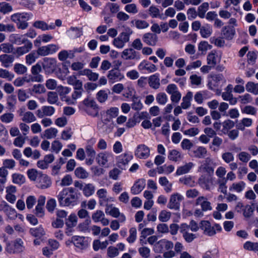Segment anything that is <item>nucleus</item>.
<instances>
[{
    "label": "nucleus",
    "mask_w": 258,
    "mask_h": 258,
    "mask_svg": "<svg viewBox=\"0 0 258 258\" xmlns=\"http://www.w3.org/2000/svg\"><path fill=\"white\" fill-rule=\"evenodd\" d=\"M42 67L46 73L52 74L56 70V60L55 59L52 58H44Z\"/></svg>",
    "instance_id": "13"
},
{
    "label": "nucleus",
    "mask_w": 258,
    "mask_h": 258,
    "mask_svg": "<svg viewBox=\"0 0 258 258\" xmlns=\"http://www.w3.org/2000/svg\"><path fill=\"white\" fill-rule=\"evenodd\" d=\"M133 33L132 30L127 28L125 31L121 32L119 36L113 40V44L117 48H122L125 44L129 41L130 35Z\"/></svg>",
    "instance_id": "3"
},
{
    "label": "nucleus",
    "mask_w": 258,
    "mask_h": 258,
    "mask_svg": "<svg viewBox=\"0 0 258 258\" xmlns=\"http://www.w3.org/2000/svg\"><path fill=\"white\" fill-rule=\"evenodd\" d=\"M31 14L28 13H18L11 15V20L16 23L19 29L25 30L29 26L27 21L31 18Z\"/></svg>",
    "instance_id": "2"
},
{
    "label": "nucleus",
    "mask_w": 258,
    "mask_h": 258,
    "mask_svg": "<svg viewBox=\"0 0 258 258\" xmlns=\"http://www.w3.org/2000/svg\"><path fill=\"white\" fill-rule=\"evenodd\" d=\"M41 173V172H39L35 169H29L27 172L28 178L32 181H36Z\"/></svg>",
    "instance_id": "54"
},
{
    "label": "nucleus",
    "mask_w": 258,
    "mask_h": 258,
    "mask_svg": "<svg viewBox=\"0 0 258 258\" xmlns=\"http://www.w3.org/2000/svg\"><path fill=\"white\" fill-rule=\"evenodd\" d=\"M107 77L109 82L111 83L119 81L124 78L123 75L121 74L120 71L116 69H112L109 71Z\"/></svg>",
    "instance_id": "20"
},
{
    "label": "nucleus",
    "mask_w": 258,
    "mask_h": 258,
    "mask_svg": "<svg viewBox=\"0 0 258 258\" xmlns=\"http://www.w3.org/2000/svg\"><path fill=\"white\" fill-rule=\"evenodd\" d=\"M222 33L225 38L227 40H231L235 35V31L233 27L226 26L223 28Z\"/></svg>",
    "instance_id": "32"
},
{
    "label": "nucleus",
    "mask_w": 258,
    "mask_h": 258,
    "mask_svg": "<svg viewBox=\"0 0 258 258\" xmlns=\"http://www.w3.org/2000/svg\"><path fill=\"white\" fill-rule=\"evenodd\" d=\"M192 98V93L188 92L186 95L182 98V102L181 103V106L183 109L188 108L190 105V101Z\"/></svg>",
    "instance_id": "40"
},
{
    "label": "nucleus",
    "mask_w": 258,
    "mask_h": 258,
    "mask_svg": "<svg viewBox=\"0 0 258 258\" xmlns=\"http://www.w3.org/2000/svg\"><path fill=\"white\" fill-rule=\"evenodd\" d=\"M243 247L247 250L258 251V242L247 241L244 244Z\"/></svg>",
    "instance_id": "64"
},
{
    "label": "nucleus",
    "mask_w": 258,
    "mask_h": 258,
    "mask_svg": "<svg viewBox=\"0 0 258 258\" xmlns=\"http://www.w3.org/2000/svg\"><path fill=\"white\" fill-rule=\"evenodd\" d=\"M67 83L71 85L74 86L75 90H83V83L82 82L77 79L75 76H71L67 79Z\"/></svg>",
    "instance_id": "26"
},
{
    "label": "nucleus",
    "mask_w": 258,
    "mask_h": 258,
    "mask_svg": "<svg viewBox=\"0 0 258 258\" xmlns=\"http://www.w3.org/2000/svg\"><path fill=\"white\" fill-rule=\"evenodd\" d=\"M10 41L13 43L21 45L29 41L27 38L25 37L23 35L18 34H13L10 36Z\"/></svg>",
    "instance_id": "28"
},
{
    "label": "nucleus",
    "mask_w": 258,
    "mask_h": 258,
    "mask_svg": "<svg viewBox=\"0 0 258 258\" xmlns=\"http://www.w3.org/2000/svg\"><path fill=\"white\" fill-rule=\"evenodd\" d=\"M209 7V4L208 3H204L201 6L198 7V16L203 18L205 17L206 12L208 10Z\"/></svg>",
    "instance_id": "56"
},
{
    "label": "nucleus",
    "mask_w": 258,
    "mask_h": 258,
    "mask_svg": "<svg viewBox=\"0 0 258 258\" xmlns=\"http://www.w3.org/2000/svg\"><path fill=\"white\" fill-rule=\"evenodd\" d=\"M72 241L75 246L81 250L86 249L89 245L87 239L84 236H74Z\"/></svg>",
    "instance_id": "16"
},
{
    "label": "nucleus",
    "mask_w": 258,
    "mask_h": 258,
    "mask_svg": "<svg viewBox=\"0 0 258 258\" xmlns=\"http://www.w3.org/2000/svg\"><path fill=\"white\" fill-rule=\"evenodd\" d=\"M200 228L203 231V233L209 236H213L216 233V230L220 232L222 230L221 226L215 224L212 226L208 221H202L200 223Z\"/></svg>",
    "instance_id": "4"
},
{
    "label": "nucleus",
    "mask_w": 258,
    "mask_h": 258,
    "mask_svg": "<svg viewBox=\"0 0 258 258\" xmlns=\"http://www.w3.org/2000/svg\"><path fill=\"white\" fill-rule=\"evenodd\" d=\"M91 223L90 219H86L83 222L80 223L78 226V229L80 231L83 232H89V225Z\"/></svg>",
    "instance_id": "51"
},
{
    "label": "nucleus",
    "mask_w": 258,
    "mask_h": 258,
    "mask_svg": "<svg viewBox=\"0 0 258 258\" xmlns=\"http://www.w3.org/2000/svg\"><path fill=\"white\" fill-rule=\"evenodd\" d=\"M173 243L166 239H162L158 241L154 245V248L158 252H162L165 250L172 249L173 247Z\"/></svg>",
    "instance_id": "10"
},
{
    "label": "nucleus",
    "mask_w": 258,
    "mask_h": 258,
    "mask_svg": "<svg viewBox=\"0 0 258 258\" xmlns=\"http://www.w3.org/2000/svg\"><path fill=\"white\" fill-rule=\"evenodd\" d=\"M58 100V95L55 92H49L47 93V102L51 104L56 103Z\"/></svg>",
    "instance_id": "61"
},
{
    "label": "nucleus",
    "mask_w": 258,
    "mask_h": 258,
    "mask_svg": "<svg viewBox=\"0 0 258 258\" xmlns=\"http://www.w3.org/2000/svg\"><path fill=\"white\" fill-rule=\"evenodd\" d=\"M156 99L158 104L165 105L168 100L166 94L163 92H160L157 94Z\"/></svg>",
    "instance_id": "62"
},
{
    "label": "nucleus",
    "mask_w": 258,
    "mask_h": 258,
    "mask_svg": "<svg viewBox=\"0 0 258 258\" xmlns=\"http://www.w3.org/2000/svg\"><path fill=\"white\" fill-rule=\"evenodd\" d=\"M108 244V242L105 240L101 242L99 240H95L93 243V247L95 251H97L99 249L105 248Z\"/></svg>",
    "instance_id": "55"
},
{
    "label": "nucleus",
    "mask_w": 258,
    "mask_h": 258,
    "mask_svg": "<svg viewBox=\"0 0 258 258\" xmlns=\"http://www.w3.org/2000/svg\"><path fill=\"white\" fill-rule=\"evenodd\" d=\"M109 11L112 14L118 12L119 10V6L116 3H108L106 4L104 10L102 14L105 15L106 11Z\"/></svg>",
    "instance_id": "41"
},
{
    "label": "nucleus",
    "mask_w": 258,
    "mask_h": 258,
    "mask_svg": "<svg viewBox=\"0 0 258 258\" xmlns=\"http://www.w3.org/2000/svg\"><path fill=\"white\" fill-rule=\"evenodd\" d=\"M195 205L200 206L204 212L212 210L211 203L208 200L207 197L200 196L195 201Z\"/></svg>",
    "instance_id": "17"
},
{
    "label": "nucleus",
    "mask_w": 258,
    "mask_h": 258,
    "mask_svg": "<svg viewBox=\"0 0 258 258\" xmlns=\"http://www.w3.org/2000/svg\"><path fill=\"white\" fill-rule=\"evenodd\" d=\"M80 75L86 76L88 80L91 81L95 82L98 79L99 74L93 72L92 70L89 69H84L79 72Z\"/></svg>",
    "instance_id": "30"
},
{
    "label": "nucleus",
    "mask_w": 258,
    "mask_h": 258,
    "mask_svg": "<svg viewBox=\"0 0 258 258\" xmlns=\"http://www.w3.org/2000/svg\"><path fill=\"white\" fill-rule=\"evenodd\" d=\"M150 155V150L144 144H141L137 147L135 151V156L140 159H146Z\"/></svg>",
    "instance_id": "14"
},
{
    "label": "nucleus",
    "mask_w": 258,
    "mask_h": 258,
    "mask_svg": "<svg viewBox=\"0 0 258 258\" xmlns=\"http://www.w3.org/2000/svg\"><path fill=\"white\" fill-rule=\"evenodd\" d=\"M144 188V183L138 181L131 187V191L133 195H138L143 190Z\"/></svg>",
    "instance_id": "53"
},
{
    "label": "nucleus",
    "mask_w": 258,
    "mask_h": 258,
    "mask_svg": "<svg viewBox=\"0 0 258 258\" xmlns=\"http://www.w3.org/2000/svg\"><path fill=\"white\" fill-rule=\"evenodd\" d=\"M58 134V130L54 127H50L45 130L41 135L42 138L47 140L55 138Z\"/></svg>",
    "instance_id": "34"
},
{
    "label": "nucleus",
    "mask_w": 258,
    "mask_h": 258,
    "mask_svg": "<svg viewBox=\"0 0 258 258\" xmlns=\"http://www.w3.org/2000/svg\"><path fill=\"white\" fill-rule=\"evenodd\" d=\"M95 190V187L92 183H85L83 189L82 190L83 195L86 197H89L94 194Z\"/></svg>",
    "instance_id": "39"
},
{
    "label": "nucleus",
    "mask_w": 258,
    "mask_h": 258,
    "mask_svg": "<svg viewBox=\"0 0 258 258\" xmlns=\"http://www.w3.org/2000/svg\"><path fill=\"white\" fill-rule=\"evenodd\" d=\"M24 250L23 241L20 238L15 240L13 243L8 242L6 247V250L9 253H20Z\"/></svg>",
    "instance_id": "5"
},
{
    "label": "nucleus",
    "mask_w": 258,
    "mask_h": 258,
    "mask_svg": "<svg viewBox=\"0 0 258 258\" xmlns=\"http://www.w3.org/2000/svg\"><path fill=\"white\" fill-rule=\"evenodd\" d=\"M108 94L105 90H101L96 94V99L100 103L105 102L108 99Z\"/></svg>",
    "instance_id": "58"
},
{
    "label": "nucleus",
    "mask_w": 258,
    "mask_h": 258,
    "mask_svg": "<svg viewBox=\"0 0 258 258\" xmlns=\"http://www.w3.org/2000/svg\"><path fill=\"white\" fill-rule=\"evenodd\" d=\"M207 150L206 148L200 146L194 151V156L198 158H204L207 155Z\"/></svg>",
    "instance_id": "47"
},
{
    "label": "nucleus",
    "mask_w": 258,
    "mask_h": 258,
    "mask_svg": "<svg viewBox=\"0 0 258 258\" xmlns=\"http://www.w3.org/2000/svg\"><path fill=\"white\" fill-rule=\"evenodd\" d=\"M138 68L140 70H146L149 73H153L157 70V67L154 64H152L147 61L143 60L139 65Z\"/></svg>",
    "instance_id": "29"
},
{
    "label": "nucleus",
    "mask_w": 258,
    "mask_h": 258,
    "mask_svg": "<svg viewBox=\"0 0 258 258\" xmlns=\"http://www.w3.org/2000/svg\"><path fill=\"white\" fill-rule=\"evenodd\" d=\"M14 118V114L11 112H6L0 116V120L4 123H11Z\"/></svg>",
    "instance_id": "48"
},
{
    "label": "nucleus",
    "mask_w": 258,
    "mask_h": 258,
    "mask_svg": "<svg viewBox=\"0 0 258 258\" xmlns=\"http://www.w3.org/2000/svg\"><path fill=\"white\" fill-rule=\"evenodd\" d=\"M168 158L170 160L177 162L181 159L182 156L179 151L174 149L169 151Z\"/></svg>",
    "instance_id": "49"
},
{
    "label": "nucleus",
    "mask_w": 258,
    "mask_h": 258,
    "mask_svg": "<svg viewBox=\"0 0 258 258\" xmlns=\"http://www.w3.org/2000/svg\"><path fill=\"white\" fill-rule=\"evenodd\" d=\"M102 124L101 126H99V124H98V126L99 128H102L107 133H110L112 131L113 127L112 119L107 117L104 114L103 118L100 123V124Z\"/></svg>",
    "instance_id": "22"
},
{
    "label": "nucleus",
    "mask_w": 258,
    "mask_h": 258,
    "mask_svg": "<svg viewBox=\"0 0 258 258\" xmlns=\"http://www.w3.org/2000/svg\"><path fill=\"white\" fill-rule=\"evenodd\" d=\"M96 195L99 199V204L103 205L106 204L109 201V198L107 197V191L105 188L98 189L96 192Z\"/></svg>",
    "instance_id": "31"
},
{
    "label": "nucleus",
    "mask_w": 258,
    "mask_h": 258,
    "mask_svg": "<svg viewBox=\"0 0 258 258\" xmlns=\"http://www.w3.org/2000/svg\"><path fill=\"white\" fill-rule=\"evenodd\" d=\"M55 112V108L51 106H43L36 111L37 116L40 118L44 116H51Z\"/></svg>",
    "instance_id": "19"
},
{
    "label": "nucleus",
    "mask_w": 258,
    "mask_h": 258,
    "mask_svg": "<svg viewBox=\"0 0 258 258\" xmlns=\"http://www.w3.org/2000/svg\"><path fill=\"white\" fill-rule=\"evenodd\" d=\"M247 92L252 93L254 95L258 94V83L255 84L252 82H248L245 85Z\"/></svg>",
    "instance_id": "50"
},
{
    "label": "nucleus",
    "mask_w": 258,
    "mask_h": 258,
    "mask_svg": "<svg viewBox=\"0 0 258 258\" xmlns=\"http://www.w3.org/2000/svg\"><path fill=\"white\" fill-rule=\"evenodd\" d=\"M183 199V197L179 193H173L170 197L167 207L170 209L177 210L179 209L180 202Z\"/></svg>",
    "instance_id": "6"
},
{
    "label": "nucleus",
    "mask_w": 258,
    "mask_h": 258,
    "mask_svg": "<svg viewBox=\"0 0 258 258\" xmlns=\"http://www.w3.org/2000/svg\"><path fill=\"white\" fill-rule=\"evenodd\" d=\"M79 193L73 187L63 188L57 196L59 205L61 206H74L77 205Z\"/></svg>",
    "instance_id": "1"
},
{
    "label": "nucleus",
    "mask_w": 258,
    "mask_h": 258,
    "mask_svg": "<svg viewBox=\"0 0 258 258\" xmlns=\"http://www.w3.org/2000/svg\"><path fill=\"white\" fill-rule=\"evenodd\" d=\"M77 224V217L75 214H71L66 220V226L75 227Z\"/></svg>",
    "instance_id": "57"
},
{
    "label": "nucleus",
    "mask_w": 258,
    "mask_h": 258,
    "mask_svg": "<svg viewBox=\"0 0 258 258\" xmlns=\"http://www.w3.org/2000/svg\"><path fill=\"white\" fill-rule=\"evenodd\" d=\"M159 182L161 185L164 186L166 192L169 193L172 191V183L170 182L166 177L163 176L159 178Z\"/></svg>",
    "instance_id": "37"
},
{
    "label": "nucleus",
    "mask_w": 258,
    "mask_h": 258,
    "mask_svg": "<svg viewBox=\"0 0 258 258\" xmlns=\"http://www.w3.org/2000/svg\"><path fill=\"white\" fill-rule=\"evenodd\" d=\"M194 166V164L192 162H189L185 165L179 167L176 170V174L177 175H181L186 174Z\"/></svg>",
    "instance_id": "42"
},
{
    "label": "nucleus",
    "mask_w": 258,
    "mask_h": 258,
    "mask_svg": "<svg viewBox=\"0 0 258 258\" xmlns=\"http://www.w3.org/2000/svg\"><path fill=\"white\" fill-rule=\"evenodd\" d=\"M96 160L99 165L103 166L113 161V155L110 152H102L97 154Z\"/></svg>",
    "instance_id": "9"
},
{
    "label": "nucleus",
    "mask_w": 258,
    "mask_h": 258,
    "mask_svg": "<svg viewBox=\"0 0 258 258\" xmlns=\"http://www.w3.org/2000/svg\"><path fill=\"white\" fill-rule=\"evenodd\" d=\"M245 186V183L242 181L238 182H234L229 187V190L237 192H240L244 189Z\"/></svg>",
    "instance_id": "43"
},
{
    "label": "nucleus",
    "mask_w": 258,
    "mask_h": 258,
    "mask_svg": "<svg viewBox=\"0 0 258 258\" xmlns=\"http://www.w3.org/2000/svg\"><path fill=\"white\" fill-rule=\"evenodd\" d=\"M121 57L126 60L138 59L140 58L139 53L133 48L125 49L122 52Z\"/></svg>",
    "instance_id": "21"
},
{
    "label": "nucleus",
    "mask_w": 258,
    "mask_h": 258,
    "mask_svg": "<svg viewBox=\"0 0 258 258\" xmlns=\"http://www.w3.org/2000/svg\"><path fill=\"white\" fill-rule=\"evenodd\" d=\"M226 80L221 74L210 75L209 77L208 86L209 89L212 90H215L219 85L221 81Z\"/></svg>",
    "instance_id": "8"
},
{
    "label": "nucleus",
    "mask_w": 258,
    "mask_h": 258,
    "mask_svg": "<svg viewBox=\"0 0 258 258\" xmlns=\"http://www.w3.org/2000/svg\"><path fill=\"white\" fill-rule=\"evenodd\" d=\"M148 83L149 86L153 89H158L160 86V79L158 76L155 74L149 77Z\"/></svg>",
    "instance_id": "38"
},
{
    "label": "nucleus",
    "mask_w": 258,
    "mask_h": 258,
    "mask_svg": "<svg viewBox=\"0 0 258 258\" xmlns=\"http://www.w3.org/2000/svg\"><path fill=\"white\" fill-rule=\"evenodd\" d=\"M33 26L36 28L41 29L43 31L54 29L55 26L54 25H48L43 21H37L33 24Z\"/></svg>",
    "instance_id": "36"
},
{
    "label": "nucleus",
    "mask_w": 258,
    "mask_h": 258,
    "mask_svg": "<svg viewBox=\"0 0 258 258\" xmlns=\"http://www.w3.org/2000/svg\"><path fill=\"white\" fill-rule=\"evenodd\" d=\"M171 214L166 210H162L159 215V220L162 222H167L171 218Z\"/></svg>",
    "instance_id": "59"
},
{
    "label": "nucleus",
    "mask_w": 258,
    "mask_h": 258,
    "mask_svg": "<svg viewBox=\"0 0 258 258\" xmlns=\"http://www.w3.org/2000/svg\"><path fill=\"white\" fill-rule=\"evenodd\" d=\"M24 45L18 47L16 49V54L18 56L22 55L29 52L33 47L32 43L29 40L24 43Z\"/></svg>",
    "instance_id": "27"
},
{
    "label": "nucleus",
    "mask_w": 258,
    "mask_h": 258,
    "mask_svg": "<svg viewBox=\"0 0 258 258\" xmlns=\"http://www.w3.org/2000/svg\"><path fill=\"white\" fill-rule=\"evenodd\" d=\"M166 91L171 95V100L172 102L178 103L181 98V94L178 91L177 86L174 84L168 85L166 88Z\"/></svg>",
    "instance_id": "11"
},
{
    "label": "nucleus",
    "mask_w": 258,
    "mask_h": 258,
    "mask_svg": "<svg viewBox=\"0 0 258 258\" xmlns=\"http://www.w3.org/2000/svg\"><path fill=\"white\" fill-rule=\"evenodd\" d=\"M119 113V109L116 107H112L107 109L104 114L107 117L113 119L116 117Z\"/></svg>",
    "instance_id": "44"
},
{
    "label": "nucleus",
    "mask_w": 258,
    "mask_h": 258,
    "mask_svg": "<svg viewBox=\"0 0 258 258\" xmlns=\"http://www.w3.org/2000/svg\"><path fill=\"white\" fill-rule=\"evenodd\" d=\"M105 213L114 218H117L120 215V212L117 208H116L112 204H106Z\"/></svg>",
    "instance_id": "35"
},
{
    "label": "nucleus",
    "mask_w": 258,
    "mask_h": 258,
    "mask_svg": "<svg viewBox=\"0 0 258 258\" xmlns=\"http://www.w3.org/2000/svg\"><path fill=\"white\" fill-rule=\"evenodd\" d=\"M14 70L17 74L23 75L27 72V68L24 65L17 63L14 65Z\"/></svg>",
    "instance_id": "60"
},
{
    "label": "nucleus",
    "mask_w": 258,
    "mask_h": 258,
    "mask_svg": "<svg viewBox=\"0 0 258 258\" xmlns=\"http://www.w3.org/2000/svg\"><path fill=\"white\" fill-rule=\"evenodd\" d=\"M62 148V143L58 140H54L51 143V149L53 152L57 154L61 150Z\"/></svg>",
    "instance_id": "63"
},
{
    "label": "nucleus",
    "mask_w": 258,
    "mask_h": 258,
    "mask_svg": "<svg viewBox=\"0 0 258 258\" xmlns=\"http://www.w3.org/2000/svg\"><path fill=\"white\" fill-rule=\"evenodd\" d=\"M198 182L202 188L207 190H210L214 187V179L209 175H201Z\"/></svg>",
    "instance_id": "7"
},
{
    "label": "nucleus",
    "mask_w": 258,
    "mask_h": 258,
    "mask_svg": "<svg viewBox=\"0 0 258 258\" xmlns=\"http://www.w3.org/2000/svg\"><path fill=\"white\" fill-rule=\"evenodd\" d=\"M77 50H70L69 51L63 50L60 51L58 54V58L60 61H64L68 58H72L74 57V53ZM78 52H81L82 50H77Z\"/></svg>",
    "instance_id": "33"
},
{
    "label": "nucleus",
    "mask_w": 258,
    "mask_h": 258,
    "mask_svg": "<svg viewBox=\"0 0 258 258\" xmlns=\"http://www.w3.org/2000/svg\"><path fill=\"white\" fill-rule=\"evenodd\" d=\"M216 163L213 159L207 157L205 159L204 163L200 167V169L203 172L207 173L208 175L212 176L214 172V167Z\"/></svg>",
    "instance_id": "12"
},
{
    "label": "nucleus",
    "mask_w": 258,
    "mask_h": 258,
    "mask_svg": "<svg viewBox=\"0 0 258 258\" xmlns=\"http://www.w3.org/2000/svg\"><path fill=\"white\" fill-rule=\"evenodd\" d=\"M217 57L216 51H211L207 56V64L214 67L217 64Z\"/></svg>",
    "instance_id": "46"
},
{
    "label": "nucleus",
    "mask_w": 258,
    "mask_h": 258,
    "mask_svg": "<svg viewBox=\"0 0 258 258\" xmlns=\"http://www.w3.org/2000/svg\"><path fill=\"white\" fill-rule=\"evenodd\" d=\"M83 91V90H75L71 97L64 96L62 97V100L66 102L68 104H74L76 103L77 99L80 98Z\"/></svg>",
    "instance_id": "24"
},
{
    "label": "nucleus",
    "mask_w": 258,
    "mask_h": 258,
    "mask_svg": "<svg viewBox=\"0 0 258 258\" xmlns=\"http://www.w3.org/2000/svg\"><path fill=\"white\" fill-rule=\"evenodd\" d=\"M143 41L146 44L150 46H155L158 41V36L156 34L146 33L143 36Z\"/></svg>",
    "instance_id": "23"
},
{
    "label": "nucleus",
    "mask_w": 258,
    "mask_h": 258,
    "mask_svg": "<svg viewBox=\"0 0 258 258\" xmlns=\"http://www.w3.org/2000/svg\"><path fill=\"white\" fill-rule=\"evenodd\" d=\"M234 122L232 120L230 119L225 120L222 123V133L225 135H226L227 133H228L229 130L234 127Z\"/></svg>",
    "instance_id": "45"
},
{
    "label": "nucleus",
    "mask_w": 258,
    "mask_h": 258,
    "mask_svg": "<svg viewBox=\"0 0 258 258\" xmlns=\"http://www.w3.org/2000/svg\"><path fill=\"white\" fill-rule=\"evenodd\" d=\"M36 186L44 189L49 187L51 185L50 178L45 174L41 173L36 181Z\"/></svg>",
    "instance_id": "15"
},
{
    "label": "nucleus",
    "mask_w": 258,
    "mask_h": 258,
    "mask_svg": "<svg viewBox=\"0 0 258 258\" xmlns=\"http://www.w3.org/2000/svg\"><path fill=\"white\" fill-rule=\"evenodd\" d=\"M14 58L13 55L4 54L0 55V62L3 66L8 68L12 66L14 61Z\"/></svg>",
    "instance_id": "25"
},
{
    "label": "nucleus",
    "mask_w": 258,
    "mask_h": 258,
    "mask_svg": "<svg viewBox=\"0 0 258 258\" xmlns=\"http://www.w3.org/2000/svg\"><path fill=\"white\" fill-rule=\"evenodd\" d=\"M133 158V156L131 154L124 153L117 157V164L119 168L123 169Z\"/></svg>",
    "instance_id": "18"
},
{
    "label": "nucleus",
    "mask_w": 258,
    "mask_h": 258,
    "mask_svg": "<svg viewBox=\"0 0 258 258\" xmlns=\"http://www.w3.org/2000/svg\"><path fill=\"white\" fill-rule=\"evenodd\" d=\"M22 120L23 121L27 123H31L36 121V118L33 113L30 111H27L23 114Z\"/></svg>",
    "instance_id": "52"
}]
</instances>
